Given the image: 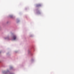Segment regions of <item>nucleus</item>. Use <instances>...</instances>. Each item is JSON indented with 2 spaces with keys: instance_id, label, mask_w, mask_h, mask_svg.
I'll return each instance as SVG.
<instances>
[{
  "instance_id": "f257e3e1",
  "label": "nucleus",
  "mask_w": 74,
  "mask_h": 74,
  "mask_svg": "<svg viewBox=\"0 0 74 74\" xmlns=\"http://www.w3.org/2000/svg\"><path fill=\"white\" fill-rule=\"evenodd\" d=\"M16 38V36L14 35V36H13V39L14 40H15Z\"/></svg>"
},
{
  "instance_id": "f03ea898",
  "label": "nucleus",
  "mask_w": 74,
  "mask_h": 74,
  "mask_svg": "<svg viewBox=\"0 0 74 74\" xmlns=\"http://www.w3.org/2000/svg\"><path fill=\"white\" fill-rule=\"evenodd\" d=\"M41 4H39L38 5H36V7H40V6H41Z\"/></svg>"
},
{
  "instance_id": "7ed1b4c3",
  "label": "nucleus",
  "mask_w": 74,
  "mask_h": 74,
  "mask_svg": "<svg viewBox=\"0 0 74 74\" xmlns=\"http://www.w3.org/2000/svg\"><path fill=\"white\" fill-rule=\"evenodd\" d=\"M10 17H11V18H12V16H10Z\"/></svg>"
}]
</instances>
